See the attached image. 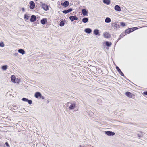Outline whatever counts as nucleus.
<instances>
[{"instance_id":"obj_17","label":"nucleus","mask_w":147,"mask_h":147,"mask_svg":"<svg viewBox=\"0 0 147 147\" xmlns=\"http://www.w3.org/2000/svg\"><path fill=\"white\" fill-rule=\"evenodd\" d=\"M47 22V20L46 18H43L41 20V23L43 25L45 24Z\"/></svg>"},{"instance_id":"obj_37","label":"nucleus","mask_w":147,"mask_h":147,"mask_svg":"<svg viewBox=\"0 0 147 147\" xmlns=\"http://www.w3.org/2000/svg\"><path fill=\"white\" fill-rule=\"evenodd\" d=\"M115 133L111 131V135H112V136L114 135H115Z\"/></svg>"},{"instance_id":"obj_1","label":"nucleus","mask_w":147,"mask_h":147,"mask_svg":"<svg viewBox=\"0 0 147 147\" xmlns=\"http://www.w3.org/2000/svg\"><path fill=\"white\" fill-rule=\"evenodd\" d=\"M77 104L76 102L71 101L67 103L64 106L65 107H67L69 110L74 109L76 107Z\"/></svg>"},{"instance_id":"obj_8","label":"nucleus","mask_w":147,"mask_h":147,"mask_svg":"<svg viewBox=\"0 0 147 147\" xmlns=\"http://www.w3.org/2000/svg\"><path fill=\"white\" fill-rule=\"evenodd\" d=\"M69 18L72 22L74 20H77L78 19V18L75 16H70L69 17Z\"/></svg>"},{"instance_id":"obj_19","label":"nucleus","mask_w":147,"mask_h":147,"mask_svg":"<svg viewBox=\"0 0 147 147\" xmlns=\"http://www.w3.org/2000/svg\"><path fill=\"white\" fill-rule=\"evenodd\" d=\"M18 52L19 53H20L22 54H23L25 53L23 49H19L18 50Z\"/></svg>"},{"instance_id":"obj_11","label":"nucleus","mask_w":147,"mask_h":147,"mask_svg":"<svg viewBox=\"0 0 147 147\" xmlns=\"http://www.w3.org/2000/svg\"><path fill=\"white\" fill-rule=\"evenodd\" d=\"M41 94L39 92H36L34 96L36 98H38L41 96Z\"/></svg>"},{"instance_id":"obj_20","label":"nucleus","mask_w":147,"mask_h":147,"mask_svg":"<svg viewBox=\"0 0 147 147\" xmlns=\"http://www.w3.org/2000/svg\"><path fill=\"white\" fill-rule=\"evenodd\" d=\"M88 21V19L87 18H83L82 19V22L84 23H86Z\"/></svg>"},{"instance_id":"obj_40","label":"nucleus","mask_w":147,"mask_h":147,"mask_svg":"<svg viewBox=\"0 0 147 147\" xmlns=\"http://www.w3.org/2000/svg\"><path fill=\"white\" fill-rule=\"evenodd\" d=\"M144 93L145 95H147V91L144 92Z\"/></svg>"},{"instance_id":"obj_39","label":"nucleus","mask_w":147,"mask_h":147,"mask_svg":"<svg viewBox=\"0 0 147 147\" xmlns=\"http://www.w3.org/2000/svg\"><path fill=\"white\" fill-rule=\"evenodd\" d=\"M22 11L23 12H25V9L24 8H22Z\"/></svg>"},{"instance_id":"obj_35","label":"nucleus","mask_w":147,"mask_h":147,"mask_svg":"<svg viewBox=\"0 0 147 147\" xmlns=\"http://www.w3.org/2000/svg\"><path fill=\"white\" fill-rule=\"evenodd\" d=\"M14 55L15 56H17L18 55V53H16L14 54Z\"/></svg>"},{"instance_id":"obj_25","label":"nucleus","mask_w":147,"mask_h":147,"mask_svg":"<svg viewBox=\"0 0 147 147\" xmlns=\"http://www.w3.org/2000/svg\"><path fill=\"white\" fill-rule=\"evenodd\" d=\"M65 24V22L63 21H61L60 22V26H64Z\"/></svg>"},{"instance_id":"obj_32","label":"nucleus","mask_w":147,"mask_h":147,"mask_svg":"<svg viewBox=\"0 0 147 147\" xmlns=\"http://www.w3.org/2000/svg\"><path fill=\"white\" fill-rule=\"evenodd\" d=\"M120 24L121 26L123 27L125 26V24L123 22H121L120 23Z\"/></svg>"},{"instance_id":"obj_24","label":"nucleus","mask_w":147,"mask_h":147,"mask_svg":"<svg viewBox=\"0 0 147 147\" xmlns=\"http://www.w3.org/2000/svg\"><path fill=\"white\" fill-rule=\"evenodd\" d=\"M30 18V16L27 15V14L24 15V19L25 20H28Z\"/></svg>"},{"instance_id":"obj_27","label":"nucleus","mask_w":147,"mask_h":147,"mask_svg":"<svg viewBox=\"0 0 147 147\" xmlns=\"http://www.w3.org/2000/svg\"><path fill=\"white\" fill-rule=\"evenodd\" d=\"M97 101L98 104H101L102 103V100L100 99H98L97 100Z\"/></svg>"},{"instance_id":"obj_36","label":"nucleus","mask_w":147,"mask_h":147,"mask_svg":"<svg viewBox=\"0 0 147 147\" xmlns=\"http://www.w3.org/2000/svg\"><path fill=\"white\" fill-rule=\"evenodd\" d=\"M40 98H42V99H44L45 98L44 96H42V95H41V96H40Z\"/></svg>"},{"instance_id":"obj_2","label":"nucleus","mask_w":147,"mask_h":147,"mask_svg":"<svg viewBox=\"0 0 147 147\" xmlns=\"http://www.w3.org/2000/svg\"><path fill=\"white\" fill-rule=\"evenodd\" d=\"M138 28L137 27H133L132 28H128L125 31V33L127 34L133 31H134L135 30L137 29Z\"/></svg>"},{"instance_id":"obj_28","label":"nucleus","mask_w":147,"mask_h":147,"mask_svg":"<svg viewBox=\"0 0 147 147\" xmlns=\"http://www.w3.org/2000/svg\"><path fill=\"white\" fill-rule=\"evenodd\" d=\"M12 109L14 110H16L18 109V107L16 105H13L12 107Z\"/></svg>"},{"instance_id":"obj_34","label":"nucleus","mask_w":147,"mask_h":147,"mask_svg":"<svg viewBox=\"0 0 147 147\" xmlns=\"http://www.w3.org/2000/svg\"><path fill=\"white\" fill-rule=\"evenodd\" d=\"M27 102L29 104H31L32 103V101L31 100H28Z\"/></svg>"},{"instance_id":"obj_12","label":"nucleus","mask_w":147,"mask_h":147,"mask_svg":"<svg viewBox=\"0 0 147 147\" xmlns=\"http://www.w3.org/2000/svg\"><path fill=\"white\" fill-rule=\"evenodd\" d=\"M82 13L84 16H87L88 12L87 11L86 9H83L82 10Z\"/></svg>"},{"instance_id":"obj_6","label":"nucleus","mask_w":147,"mask_h":147,"mask_svg":"<svg viewBox=\"0 0 147 147\" xmlns=\"http://www.w3.org/2000/svg\"><path fill=\"white\" fill-rule=\"evenodd\" d=\"M42 7L43 9L47 11L49 9L48 5L45 4H42Z\"/></svg>"},{"instance_id":"obj_10","label":"nucleus","mask_w":147,"mask_h":147,"mask_svg":"<svg viewBox=\"0 0 147 147\" xmlns=\"http://www.w3.org/2000/svg\"><path fill=\"white\" fill-rule=\"evenodd\" d=\"M112 26H113L114 29H115L117 28H119V24H118L117 23H115V24L112 23Z\"/></svg>"},{"instance_id":"obj_22","label":"nucleus","mask_w":147,"mask_h":147,"mask_svg":"<svg viewBox=\"0 0 147 147\" xmlns=\"http://www.w3.org/2000/svg\"><path fill=\"white\" fill-rule=\"evenodd\" d=\"M104 37L106 38H108L109 36V34L107 32L105 33L104 34Z\"/></svg>"},{"instance_id":"obj_23","label":"nucleus","mask_w":147,"mask_h":147,"mask_svg":"<svg viewBox=\"0 0 147 147\" xmlns=\"http://www.w3.org/2000/svg\"><path fill=\"white\" fill-rule=\"evenodd\" d=\"M105 22L106 23H109L110 22V18L109 17H107L106 18Z\"/></svg>"},{"instance_id":"obj_38","label":"nucleus","mask_w":147,"mask_h":147,"mask_svg":"<svg viewBox=\"0 0 147 147\" xmlns=\"http://www.w3.org/2000/svg\"><path fill=\"white\" fill-rule=\"evenodd\" d=\"M5 145L9 147V145L7 142L5 143Z\"/></svg>"},{"instance_id":"obj_7","label":"nucleus","mask_w":147,"mask_h":147,"mask_svg":"<svg viewBox=\"0 0 147 147\" xmlns=\"http://www.w3.org/2000/svg\"><path fill=\"white\" fill-rule=\"evenodd\" d=\"M36 19V16L34 15H32L31 16V18L30 19V21L31 22H34Z\"/></svg>"},{"instance_id":"obj_41","label":"nucleus","mask_w":147,"mask_h":147,"mask_svg":"<svg viewBox=\"0 0 147 147\" xmlns=\"http://www.w3.org/2000/svg\"><path fill=\"white\" fill-rule=\"evenodd\" d=\"M138 136L139 137H141V136H142L141 134H138Z\"/></svg>"},{"instance_id":"obj_15","label":"nucleus","mask_w":147,"mask_h":147,"mask_svg":"<svg viewBox=\"0 0 147 147\" xmlns=\"http://www.w3.org/2000/svg\"><path fill=\"white\" fill-rule=\"evenodd\" d=\"M84 31L86 33L90 34L92 32V30L90 28H87L85 29Z\"/></svg>"},{"instance_id":"obj_3","label":"nucleus","mask_w":147,"mask_h":147,"mask_svg":"<svg viewBox=\"0 0 147 147\" xmlns=\"http://www.w3.org/2000/svg\"><path fill=\"white\" fill-rule=\"evenodd\" d=\"M125 95L129 98H134L135 97V95L129 92H126Z\"/></svg>"},{"instance_id":"obj_42","label":"nucleus","mask_w":147,"mask_h":147,"mask_svg":"<svg viewBox=\"0 0 147 147\" xmlns=\"http://www.w3.org/2000/svg\"><path fill=\"white\" fill-rule=\"evenodd\" d=\"M80 147H81V146H80Z\"/></svg>"},{"instance_id":"obj_14","label":"nucleus","mask_w":147,"mask_h":147,"mask_svg":"<svg viewBox=\"0 0 147 147\" xmlns=\"http://www.w3.org/2000/svg\"><path fill=\"white\" fill-rule=\"evenodd\" d=\"M116 69L119 72V74L122 76H124V75L123 74L122 72L119 68L118 67L116 66Z\"/></svg>"},{"instance_id":"obj_4","label":"nucleus","mask_w":147,"mask_h":147,"mask_svg":"<svg viewBox=\"0 0 147 147\" xmlns=\"http://www.w3.org/2000/svg\"><path fill=\"white\" fill-rule=\"evenodd\" d=\"M30 8L31 9H34L35 7V3L33 1H30Z\"/></svg>"},{"instance_id":"obj_21","label":"nucleus","mask_w":147,"mask_h":147,"mask_svg":"<svg viewBox=\"0 0 147 147\" xmlns=\"http://www.w3.org/2000/svg\"><path fill=\"white\" fill-rule=\"evenodd\" d=\"M8 67V66L7 65H4L2 66L1 69L3 70H6Z\"/></svg>"},{"instance_id":"obj_29","label":"nucleus","mask_w":147,"mask_h":147,"mask_svg":"<svg viewBox=\"0 0 147 147\" xmlns=\"http://www.w3.org/2000/svg\"><path fill=\"white\" fill-rule=\"evenodd\" d=\"M4 44L3 42H1L0 43V46L2 47H3L4 46Z\"/></svg>"},{"instance_id":"obj_31","label":"nucleus","mask_w":147,"mask_h":147,"mask_svg":"<svg viewBox=\"0 0 147 147\" xmlns=\"http://www.w3.org/2000/svg\"><path fill=\"white\" fill-rule=\"evenodd\" d=\"M106 45L107 46H110V43H109L108 41H106Z\"/></svg>"},{"instance_id":"obj_9","label":"nucleus","mask_w":147,"mask_h":147,"mask_svg":"<svg viewBox=\"0 0 147 147\" xmlns=\"http://www.w3.org/2000/svg\"><path fill=\"white\" fill-rule=\"evenodd\" d=\"M69 2L67 1H65L64 3H61V5L64 7H67L69 5Z\"/></svg>"},{"instance_id":"obj_33","label":"nucleus","mask_w":147,"mask_h":147,"mask_svg":"<svg viewBox=\"0 0 147 147\" xmlns=\"http://www.w3.org/2000/svg\"><path fill=\"white\" fill-rule=\"evenodd\" d=\"M105 133L108 136H110V131H106Z\"/></svg>"},{"instance_id":"obj_13","label":"nucleus","mask_w":147,"mask_h":147,"mask_svg":"<svg viewBox=\"0 0 147 147\" xmlns=\"http://www.w3.org/2000/svg\"><path fill=\"white\" fill-rule=\"evenodd\" d=\"M115 10L118 11H120L121 10L120 7L118 6V5H116L115 7Z\"/></svg>"},{"instance_id":"obj_30","label":"nucleus","mask_w":147,"mask_h":147,"mask_svg":"<svg viewBox=\"0 0 147 147\" xmlns=\"http://www.w3.org/2000/svg\"><path fill=\"white\" fill-rule=\"evenodd\" d=\"M28 100V99H27L26 98H23L22 99V100L23 101H25V102H27Z\"/></svg>"},{"instance_id":"obj_5","label":"nucleus","mask_w":147,"mask_h":147,"mask_svg":"<svg viewBox=\"0 0 147 147\" xmlns=\"http://www.w3.org/2000/svg\"><path fill=\"white\" fill-rule=\"evenodd\" d=\"M11 81L13 82H14V83H16V82L18 83V79H17L16 80V81H15L16 78H15V76L14 75H12L11 76Z\"/></svg>"},{"instance_id":"obj_26","label":"nucleus","mask_w":147,"mask_h":147,"mask_svg":"<svg viewBox=\"0 0 147 147\" xmlns=\"http://www.w3.org/2000/svg\"><path fill=\"white\" fill-rule=\"evenodd\" d=\"M104 3L107 4H109L110 3V1H103Z\"/></svg>"},{"instance_id":"obj_16","label":"nucleus","mask_w":147,"mask_h":147,"mask_svg":"<svg viewBox=\"0 0 147 147\" xmlns=\"http://www.w3.org/2000/svg\"><path fill=\"white\" fill-rule=\"evenodd\" d=\"M72 10V9L71 8H69L67 10H65L63 11V12L65 14H67L69 12H71Z\"/></svg>"},{"instance_id":"obj_18","label":"nucleus","mask_w":147,"mask_h":147,"mask_svg":"<svg viewBox=\"0 0 147 147\" xmlns=\"http://www.w3.org/2000/svg\"><path fill=\"white\" fill-rule=\"evenodd\" d=\"M93 33L95 35H98L99 33V31L97 29H95Z\"/></svg>"}]
</instances>
